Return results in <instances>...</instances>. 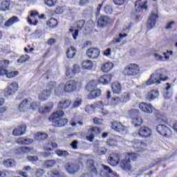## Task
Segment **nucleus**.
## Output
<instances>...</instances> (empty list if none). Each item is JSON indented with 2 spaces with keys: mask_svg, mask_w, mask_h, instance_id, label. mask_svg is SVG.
I'll return each instance as SVG.
<instances>
[{
  "mask_svg": "<svg viewBox=\"0 0 177 177\" xmlns=\"http://www.w3.org/2000/svg\"><path fill=\"white\" fill-rule=\"evenodd\" d=\"M167 75V70L159 69L151 75L149 80L146 82V85H160L161 81H168L169 77L165 76Z\"/></svg>",
  "mask_w": 177,
  "mask_h": 177,
  "instance_id": "nucleus-1",
  "label": "nucleus"
},
{
  "mask_svg": "<svg viewBox=\"0 0 177 177\" xmlns=\"http://www.w3.org/2000/svg\"><path fill=\"white\" fill-rule=\"evenodd\" d=\"M56 88V82H50L46 88L43 90L39 95V100L40 102H45L48 100L50 95H52V91Z\"/></svg>",
  "mask_w": 177,
  "mask_h": 177,
  "instance_id": "nucleus-2",
  "label": "nucleus"
},
{
  "mask_svg": "<svg viewBox=\"0 0 177 177\" xmlns=\"http://www.w3.org/2000/svg\"><path fill=\"white\" fill-rule=\"evenodd\" d=\"M81 86H82V82L81 80H72L66 82L65 85H64V90L65 92L70 93L77 91V89H80Z\"/></svg>",
  "mask_w": 177,
  "mask_h": 177,
  "instance_id": "nucleus-3",
  "label": "nucleus"
},
{
  "mask_svg": "<svg viewBox=\"0 0 177 177\" xmlns=\"http://www.w3.org/2000/svg\"><path fill=\"white\" fill-rule=\"evenodd\" d=\"M139 71H140L139 65L136 64H130L124 68L123 70V74L124 75H128L129 77H135V75H138V74H139Z\"/></svg>",
  "mask_w": 177,
  "mask_h": 177,
  "instance_id": "nucleus-4",
  "label": "nucleus"
},
{
  "mask_svg": "<svg viewBox=\"0 0 177 177\" xmlns=\"http://www.w3.org/2000/svg\"><path fill=\"white\" fill-rule=\"evenodd\" d=\"M19 91V84L16 82L10 83L4 91V96L9 97V96H13L16 92Z\"/></svg>",
  "mask_w": 177,
  "mask_h": 177,
  "instance_id": "nucleus-5",
  "label": "nucleus"
},
{
  "mask_svg": "<svg viewBox=\"0 0 177 177\" xmlns=\"http://www.w3.org/2000/svg\"><path fill=\"white\" fill-rule=\"evenodd\" d=\"M156 131L162 136H165V138H171L172 135V131L171 129L164 124H158L156 127Z\"/></svg>",
  "mask_w": 177,
  "mask_h": 177,
  "instance_id": "nucleus-6",
  "label": "nucleus"
},
{
  "mask_svg": "<svg viewBox=\"0 0 177 177\" xmlns=\"http://www.w3.org/2000/svg\"><path fill=\"white\" fill-rule=\"evenodd\" d=\"M64 168L69 175H75L80 171V166L73 162H66Z\"/></svg>",
  "mask_w": 177,
  "mask_h": 177,
  "instance_id": "nucleus-7",
  "label": "nucleus"
},
{
  "mask_svg": "<svg viewBox=\"0 0 177 177\" xmlns=\"http://www.w3.org/2000/svg\"><path fill=\"white\" fill-rule=\"evenodd\" d=\"M111 128L113 131L119 133H126L127 132V127L120 122L115 121L112 122Z\"/></svg>",
  "mask_w": 177,
  "mask_h": 177,
  "instance_id": "nucleus-8",
  "label": "nucleus"
},
{
  "mask_svg": "<svg viewBox=\"0 0 177 177\" xmlns=\"http://www.w3.org/2000/svg\"><path fill=\"white\" fill-rule=\"evenodd\" d=\"M100 55V50H99L98 48H88L86 51V56L88 57V59H91L92 60L97 59Z\"/></svg>",
  "mask_w": 177,
  "mask_h": 177,
  "instance_id": "nucleus-9",
  "label": "nucleus"
},
{
  "mask_svg": "<svg viewBox=\"0 0 177 177\" xmlns=\"http://www.w3.org/2000/svg\"><path fill=\"white\" fill-rule=\"evenodd\" d=\"M131 145L133 146V148L136 151H143L145 149L143 147H146L147 146V144L143 142L139 141V140H134L131 142Z\"/></svg>",
  "mask_w": 177,
  "mask_h": 177,
  "instance_id": "nucleus-10",
  "label": "nucleus"
},
{
  "mask_svg": "<svg viewBox=\"0 0 177 177\" xmlns=\"http://www.w3.org/2000/svg\"><path fill=\"white\" fill-rule=\"evenodd\" d=\"M30 103L31 98L24 100L18 106V110L22 113H26V111H28Z\"/></svg>",
  "mask_w": 177,
  "mask_h": 177,
  "instance_id": "nucleus-11",
  "label": "nucleus"
},
{
  "mask_svg": "<svg viewBox=\"0 0 177 177\" xmlns=\"http://www.w3.org/2000/svg\"><path fill=\"white\" fill-rule=\"evenodd\" d=\"M102 170L100 171L102 177H109V175H113V176H118L117 173L113 172V170L110 169V167L105 165H102Z\"/></svg>",
  "mask_w": 177,
  "mask_h": 177,
  "instance_id": "nucleus-12",
  "label": "nucleus"
},
{
  "mask_svg": "<svg viewBox=\"0 0 177 177\" xmlns=\"http://www.w3.org/2000/svg\"><path fill=\"white\" fill-rule=\"evenodd\" d=\"M157 19H158V15L152 12L147 24V27L149 30H151V28H154V27H156V20H157Z\"/></svg>",
  "mask_w": 177,
  "mask_h": 177,
  "instance_id": "nucleus-13",
  "label": "nucleus"
},
{
  "mask_svg": "<svg viewBox=\"0 0 177 177\" xmlns=\"http://www.w3.org/2000/svg\"><path fill=\"white\" fill-rule=\"evenodd\" d=\"M138 135L140 138H150L151 136V129L147 127H142L138 130Z\"/></svg>",
  "mask_w": 177,
  "mask_h": 177,
  "instance_id": "nucleus-14",
  "label": "nucleus"
},
{
  "mask_svg": "<svg viewBox=\"0 0 177 177\" xmlns=\"http://www.w3.org/2000/svg\"><path fill=\"white\" fill-rule=\"evenodd\" d=\"M120 156L117 153H113L109 158L108 162L112 167H117L120 162Z\"/></svg>",
  "mask_w": 177,
  "mask_h": 177,
  "instance_id": "nucleus-15",
  "label": "nucleus"
},
{
  "mask_svg": "<svg viewBox=\"0 0 177 177\" xmlns=\"http://www.w3.org/2000/svg\"><path fill=\"white\" fill-rule=\"evenodd\" d=\"M169 55H170V56H172V55H174V51L167 50L166 53H164L163 56H165V58L162 55H160L158 53H154L153 56H154L156 60H158L159 62H164V60H168L169 59Z\"/></svg>",
  "mask_w": 177,
  "mask_h": 177,
  "instance_id": "nucleus-16",
  "label": "nucleus"
},
{
  "mask_svg": "<svg viewBox=\"0 0 177 177\" xmlns=\"http://www.w3.org/2000/svg\"><path fill=\"white\" fill-rule=\"evenodd\" d=\"M64 115V111H57L54 112L49 118V121L51 122H57V120H60L61 118H63Z\"/></svg>",
  "mask_w": 177,
  "mask_h": 177,
  "instance_id": "nucleus-17",
  "label": "nucleus"
},
{
  "mask_svg": "<svg viewBox=\"0 0 177 177\" xmlns=\"http://www.w3.org/2000/svg\"><path fill=\"white\" fill-rule=\"evenodd\" d=\"M139 109L147 114H151V113H153V105H151V104L141 102L139 104Z\"/></svg>",
  "mask_w": 177,
  "mask_h": 177,
  "instance_id": "nucleus-18",
  "label": "nucleus"
},
{
  "mask_svg": "<svg viewBox=\"0 0 177 177\" xmlns=\"http://www.w3.org/2000/svg\"><path fill=\"white\" fill-rule=\"evenodd\" d=\"M10 5L15 6V2L10 1V0H4L0 3V10L1 12H7L10 9Z\"/></svg>",
  "mask_w": 177,
  "mask_h": 177,
  "instance_id": "nucleus-19",
  "label": "nucleus"
},
{
  "mask_svg": "<svg viewBox=\"0 0 177 177\" xmlns=\"http://www.w3.org/2000/svg\"><path fill=\"white\" fill-rule=\"evenodd\" d=\"M111 22V19L109 17H102L99 19L97 21V26L103 28L106 27Z\"/></svg>",
  "mask_w": 177,
  "mask_h": 177,
  "instance_id": "nucleus-20",
  "label": "nucleus"
},
{
  "mask_svg": "<svg viewBox=\"0 0 177 177\" xmlns=\"http://www.w3.org/2000/svg\"><path fill=\"white\" fill-rule=\"evenodd\" d=\"M159 95L160 93L158 92V90H152L147 94L146 100L148 102H153V100H156Z\"/></svg>",
  "mask_w": 177,
  "mask_h": 177,
  "instance_id": "nucleus-21",
  "label": "nucleus"
},
{
  "mask_svg": "<svg viewBox=\"0 0 177 177\" xmlns=\"http://www.w3.org/2000/svg\"><path fill=\"white\" fill-rule=\"evenodd\" d=\"M26 129L27 126L22 124L19 127L13 130L12 135H14V136H21V135H24V133H26Z\"/></svg>",
  "mask_w": 177,
  "mask_h": 177,
  "instance_id": "nucleus-22",
  "label": "nucleus"
},
{
  "mask_svg": "<svg viewBox=\"0 0 177 177\" xmlns=\"http://www.w3.org/2000/svg\"><path fill=\"white\" fill-rule=\"evenodd\" d=\"M84 26H85V20H80L76 23V27L77 29H75L74 33L72 34L73 39H77V37H78V32L80 30L84 28Z\"/></svg>",
  "mask_w": 177,
  "mask_h": 177,
  "instance_id": "nucleus-23",
  "label": "nucleus"
},
{
  "mask_svg": "<svg viewBox=\"0 0 177 177\" xmlns=\"http://www.w3.org/2000/svg\"><path fill=\"white\" fill-rule=\"evenodd\" d=\"M120 167L122 169H124V171H131L132 169V166H131V160L126 158L121 161Z\"/></svg>",
  "mask_w": 177,
  "mask_h": 177,
  "instance_id": "nucleus-24",
  "label": "nucleus"
},
{
  "mask_svg": "<svg viewBox=\"0 0 177 177\" xmlns=\"http://www.w3.org/2000/svg\"><path fill=\"white\" fill-rule=\"evenodd\" d=\"M71 105V100H62L58 104V109L59 110H66L68 109Z\"/></svg>",
  "mask_w": 177,
  "mask_h": 177,
  "instance_id": "nucleus-25",
  "label": "nucleus"
},
{
  "mask_svg": "<svg viewBox=\"0 0 177 177\" xmlns=\"http://www.w3.org/2000/svg\"><path fill=\"white\" fill-rule=\"evenodd\" d=\"M113 78V76L111 75H104L103 76H101L99 78V82L100 84H102L103 85H107V84H110L111 82V80Z\"/></svg>",
  "mask_w": 177,
  "mask_h": 177,
  "instance_id": "nucleus-26",
  "label": "nucleus"
},
{
  "mask_svg": "<svg viewBox=\"0 0 177 177\" xmlns=\"http://www.w3.org/2000/svg\"><path fill=\"white\" fill-rule=\"evenodd\" d=\"M121 140V137H116L115 138H110L106 140L107 146L111 147H117L118 142Z\"/></svg>",
  "mask_w": 177,
  "mask_h": 177,
  "instance_id": "nucleus-27",
  "label": "nucleus"
},
{
  "mask_svg": "<svg viewBox=\"0 0 177 177\" xmlns=\"http://www.w3.org/2000/svg\"><path fill=\"white\" fill-rule=\"evenodd\" d=\"M167 87L164 90L163 96L166 100H168V99H171L172 97V90H171V85L169 83L166 84Z\"/></svg>",
  "mask_w": 177,
  "mask_h": 177,
  "instance_id": "nucleus-28",
  "label": "nucleus"
},
{
  "mask_svg": "<svg viewBox=\"0 0 177 177\" xmlns=\"http://www.w3.org/2000/svg\"><path fill=\"white\" fill-rule=\"evenodd\" d=\"M111 88L112 92L116 95L121 93V91H122V88H121V84L118 82L112 83Z\"/></svg>",
  "mask_w": 177,
  "mask_h": 177,
  "instance_id": "nucleus-29",
  "label": "nucleus"
},
{
  "mask_svg": "<svg viewBox=\"0 0 177 177\" xmlns=\"http://www.w3.org/2000/svg\"><path fill=\"white\" fill-rule=\"evenodd\" d=\"M53 109V103L49 102L47 106L41 107L39 109V111L41 114H44L45 113H49Z\"/></svg>",
  "mask_w": 177,
  "mask_h": 177,
  "instance_id": "nucleus-30",
  "label": "nucleus"
},
{
  "mask_svg": "<svg viewBox=\"0 0 177 177\" xmlns=\"http://www.w3.org/2000/svg\"><path fill=\"white\" fill-rule=\"evenodd\" d=\"M34 140L29 138H19L17 140V145H31Z\"/></svg>",
  "mask_w": 177,
  "mask_h": 177,
  "instance_id": "nucleus-31",
  "label": "nucleus"
},
{
  "mask_svg": "<svg viewBox=\"0 0 177 177\" xmlns=\"http://www.w3.org/2000/svg\"><path fill=\"white\" fill-rule=\"evenodd\" d=\"M113 64L111 62H106L104 64L102 67L101 70L103 73H109L113 70Z\"/></svg>",
  "mask_w": 177,
  "mask_h": 177,
  "instance_id": "nucleus-32",
  "label": "nucleus"
},
{
  "mask_svg": "<svg viewBox=\"0 0 177 177\" xmlns=\"http://www.w3.org/2000/svg\"><path fill=\"white\" fill-rule=\"evenodd\" d=\"M82 70H92L93 68V63L91 60H86L82 63Z\"/></svg>",
  "mask_w": 177,
  "mask_h": 177,
  "instance_id": "nucleus-33",
  "label": "nucleus"
},
{
  "mask_svg": "<svg viewBox=\"0 0 177 177\" xmlns=\"http://www.w3.org/2000/svg\"><path fill=\"white\" fill-rule=\"evenodd\" d=\"M102 95V91L100 89H95L90 91V93L88 95V99H96V97H99Z\"/></svg>",
  "mask_w": 177,
  "mask_h": 177,
  "instance_id": "nucleus-34",
  "label": "nucleus"
},
{
  "mask_svg": "<svg viewBox=\"0 0 177 177\" xmlns=\"http://www.w3.org/2000/svg\"><path fill=\"white\" fill-rule=\"evenodd\" d=\"M147 1H145L142 5H139V3L136 2L135 4L136 12L139 13L141 10H147Z\"/></svg>",
  "mask_w": 177,
  "mask_h": 177,
  "instance_id": "nucleus-35",
  "label": "nucleus"
},
{
  "mask_svg": "<svg viewBox=\"0 0 177 177\" xmlns=\"http://www.w3.org/2000/svg\"><path fill=\"white\" fill-rule=\"evenodd\" d=\"M120 103H121V98H120V97H115L111 99L108 104L111 106V107H115L116 106H118Z\"/></svg>",
  "mask_w": 177,
  "mask_h": 177,
  "instance_id": "nucleus-36",
  "label": "nucleus"
},
{
  "mask_svg": "<svg viewBox=\"0 0 177 177\" xmlns=\"http://www.w3.org/2000/svg\"><path fill=\"white\" fill-rule=\"evenodd\" d=\"M19 17H12L10 18L5 24V27H11V26H13V24L16 23H19Z\"/></svg>",
  "mask_w": 177,
  "mask_h": 177,
  "instance_id": "nucleus-37",
  "label": "nucleus"
},
{
  "mask_svg": "<svg viewBox=\"0 0 177 177\" xmlns=\"http://www.w3.org/2000/svg\"><path fill=\"white\" fill-rule=\"evenodd\" d=\"M3 165L6 168H13V167H16V161L12 159H7L3 162Z\"/></svg>",
  "mask_w": 177,
  "mask_h": 177,
  "instance_id": "nucleus-38",
  "label": "nucleus"
},
{
  "mask_svg": "<svg viewBox=\"0 0 177 177\" xmlns=\"http://www.w3.org/2000/svg\"><path fill=\"white\" fill-rule=\"evenodd\" d=\"M139 111L136 109H131L126 112V115H127L129 118H133L135 117H137Z\"/></svg>",
  "mask_w": 177,
  "mask_h": 177,
  "instance_id": "nucleus-39",
  "label": "nucleus"
},
{
  "mask_svg": "<svg viewBox=\"0 0 177 177\" xmlns=\"http://www.w3.org/2000/svg\"><path fill=\"white\" fill-rule=\"evenodd\" d=\"M68 122V120L66 118L62 119V118L57 120V122H54V127H62L66 126V124Z\"/></svg>",
  "mask_w": 177,
  "mask_h": 177,
  "instance_id": "nucleus-40",
  "label": "nucleus"
},
{
  "mask_svg": "<svg viewBox=\"0 0 177 177\" xmlns=\"http://www.w3.org/2000/svg\"><path fill=\"white\" fill-rule=\"evenodd\" d=\"M57 86V84L56 83V86L53 88L55 89V95H56V96H60V95L63 93V88H64V84L62 83L59 84L58 87Z\"/></svg>",
  "mask_w": 177,
  "mask_h": 177,
  "instance_id": "nucleus-41",
  "label": "nucleus"
},
{
  "mask_svg": "<svg viewBox=\"0 0 177 177\" xmlns=\"http://www.w3.org/2000/svg\"><path fill=\"white\" fill-rule=\"evenodd\" d=\"M77 50L75 48L71 46L69 48L66 52V57L68 59H73L74 56H75V52Z\"/></svg>",
  "mask_w": 177,
  "mask_h": 177,
  "instance_id": "nucleus-42",
  "label": "nucleus"
},
{
  "mask_svg": "<svg viewBox=\"0 0 177 177\" xmlns=\"http://www.w3.org/2000/svg\"><path fill=\"white\" fill-rule=\"evenodd\" d=\"M97 86V84H96V82H95V80H93L91 82H89L87 85H86V89L87 91H88L89 92L94 91L95 89H96Z\"/></svg>",
  "mask_w": 177,
  "mask_h": 177,
  "instance_id": "nucleus-43",
  "label": "nucleus"
},
{
  "mask_svg": "<svg viewBox=\"0 0 177 177\" xmlns=\"http://www.w3.org/2000/svg\"><path fill=\"white\" fill-rule=\"evenodd\" d=\"M55 165H56V160H45L43 162V165L44 168H52V167H54Z\"/></svg>",
  "mask_w": 177,
  "mask_h": 177,
  "instance_id": "nucleus-44",
  "label": "nucleus"
},
{
  "mask_svg": "<svg viewBox=\"0 0 177 177\" xmlns=\"http://www.w3.org/2000/svg\"><path fill=\"white\" fill-rule=\"evenodd\" d=\"M44 1L47 8H55L57 3V0H44Z\"/></svg>",
  "mask_w": 177,
  "mask_h": 177,
  "instance_id": "nucleus-45",
  "label": "nucleus"
},
{
  "mask_svg": "<svg viewBox=\"0 0 177 177\" xmlns=\"http://www.w3.org/2000/svg\"><path fill=\"white\" fill-rule=\"evenodd\" d=\"M47 26L50 27V28H55L57 27V20L54 18H51L48 22Z\"/></svg>",
  "mask_w": 177,
  "mask_h": 177,
  "instance_id": "nucleus-46",
  "label": "nucleus"
},
{
  "mask_svg": "<svg viewBox=\"0 0 177 177\" xmlns=\"http://www.w3.org/2000/svg\"><path fill=\"white\" fill-rule=\"evenodd\" d=\"M28 60H30V56L24 55L21 56L17 62V63H19V64H23V63H26V62H28Z\"/></svg>",
  "mask_w": 177,
  "mask_h": 177,
  "instance_id": "nucleus-47",
  "label": "nucleus"
},
{
  "mask_svg": "<svg viewBox=\"0 0 177 177\" xmlns=\"http://www.w3.org/2000/svg\"><path fill=\"white\" fill-rule=\"evenodd\" d=\"M19 74V71H14L9 72V71L7 70V72H6V76L7 78H14V77H17V75Z\"/></svg>",
  "mask_w": 177,
  "mask_h": 177,
  "instance_id": "nucleus-48",
  "label": "nucleus"
},
{
  "mask_svg": "<svg viewBox=\"0 0 177 177\" xmlns=\"http://www.w3.org/2000/svg\"><path fill=\"white\" fill-rule=\"evenodd\" d=\"M102 133V130L97 127H93L88 131V133H92L94 136L95 135H99Z\"/></svg>",
  "mask_w": 177,
  "mask_h": 177,
  "instance_id": "nucleus-49",
  "label": "nucleus"
},
{
  "mask_svg": "<svg viewBox=\"0 0 177 177\" xmlns=\"http://www.w3.org/2000/svg\"><path fill=\"white\" fill-rule=\"evenodd\" d=\"M55 153L59 156V157H68L69 156L68 151L66 150H57L55 151Z\"/></svg>",
  "mask_w": 177,
  "mask_h": 177,
  "instance_id": "nucleus-50",
  "label": "nucleus"
},
{
  "mask_svg": "<svg viewBox=\"0 0 177 177\" xmlns=\"http://www.w3.org/2000/svg\"><path fill=\"white\" fill-rule=\"evenodd\" d=\"M72 73H73V75L75 77L76 74H79V73L81 71V68H80V65L75 64L72 66L71 71Z\"/></svg>",
  "mask_w": 177,
  "mask_h": 177,
  "instance_id": "nucleus-51",
  "label": "nucleus"
},
{
  "mask_svg": "<svg viewBox=\"0 0 177 177\" xmlns=\"http://www.w3.org/2000/svg\"><path fill=\"white\" fill-rule=\"evenodd\" d=\"M9 64H10V62L8 59L0 61V68L6 70L9 67Z\"/></svg>",
  "mask_w": 177,
  "mask_h": 177,
  "instance_id": "nucleus-52",
  "label": "nucleus"
},
{
  "mask_svg": "<svg viewBox=\"0 0 177 177\" xmlns=\"http://www.w3.org/2000/svg\"><path fill=\"white\" fill-rule=\"evenodd\" d=\"M96 154H97V156H103L104 154H106V153H107V149H106V147H100L97 149H96L95 151Z\"/></svg>",
  "mask_w": 177,
  "mask_h": 177,
  "instance_id": "nucleus-53",
  "label": "nucleus"
},
{
  "mask_svg": "<svg viewBox=\"0 0 177 177\" xmlns=\"http://www.w3.org/2000/svg\"><path fill=\"white\" fill-rule=\"evenodd\" d=\"M133 122L134 123V127H140L143 122L142 118L138 117L133 119Z\"/></svg>",
  "mask_w": 177,
  "mask_h": 177,
  "instance_id": "nucleus-54",
  "label": "nucleus"
},
{
  "mask_svg": "<svg viewBox=\"0 0 177 177\" xmlns=\"http://www.w3.org/2000/svg\"><path fill=\"white\" fill-rule=\"evenodd\" d=\"M127 160H132V161H135L138 159V154L135 153H129L127 156H126Z\"/></svg>",
  "mask_w": 177,
  "mask_h": 177,
  "instance_id": "nucleus-55",
  "label": "nucleus"
},
{
  "mask_svg": "<svg viewBox=\"0 0 177 177\" xmlns=\"http://www.w3.org/2000/svg\"><path fill=\"white\" fill-rule=\"evenodd\" d=\"M82 104V100H81V98H77L76 99L73 104V109H78V107H80V106Z\"/></svg>",
  "mask_w": 177,
  "mask_h": 177,
  "instance_id": "nucleus-56",
  "label": "nucleus"
},
{
  "mask_svg": "<svg viewBox=\"0 0 177 177\" xmlns=\"http://www.w3.org/2000/svg\"><path fill=\"white\" fill-rule=\"evenodd\" d=\"M85 111L88 114H92V113H95V106L93 105H87L85 108Z\"/></svg>",
  "mask_w": 177,
  "mask_h": 177,
  "instance_id": "nucleus-57",
  "label": "nucleus"
},
{
  "mask_svg": "<svg viewBox=\"0 0 177 177\" xmlns=\"http://www.w3.org/2000/svg\"><path fill=\"white\" fill-rule=\"evenodd\" d=\"M122 100L124 103H127V102H129L131 100V95L128 93H124L122 95Z\"/></svg>",
  "mask_w": 177,
  "mask_h": 177,
  "instance_id": "nucleus-58",
  "label": "nucleus"
},
{
  "mask_svg": "<svg viewBox=\"0 0 177 177\" xmlns=\"http://www.w3.org/2000/svg\"><path fill=\"white\" fill-rule=\"evenodd\" d=\"M35 136H37L38 140H44V139H46L48 138V134L45 133H37L35 134Z\"/></svg>",
  "mask_w": 177,
  "mask_h": 177,
  "instance_id": "nucleus-59",
  "label": "nucleus"
},
{
  "mask_svg": "<svg viewBox=\"0 0 177 177\" xmlns=\"http://www.w3.org/2000/svg\"><path fill=\"white\" fill-rule=\"evenodd\" d=\"M30 109L31 110H32L33 111H35V110H39V104L33 102H30Z\"/></svg>",
  "mask_w": 177,
  "mask_h": 177,
  "instance_id": "nucleus-60",
  "label": "nucleus"
},
{
  "mask_svg": "<svg viewBox=\"0 0 177 177\" xmlns=\"http://www.w3.org/2000/svg\"><path fill=\"white\" fill-rule=\"evenodd\" d=\"M104 10L106 15H111V13H113V7L110 5H106Z\"/></svg>",
  "mask_w": 177,
  "mask_h": 177,
  "instance_id": "nucleus-61",
  "label": "nucleus"
},
{
  "mask_svg": "<svg viewBox=\"0 0 177 177\" xmlns=\"http://www.w3.org/2000/svg\"><path fill=\"white\" fill-rule=\"evenodd\" d=\"M106 106V104H104L102 101H98L95 103V109H103Z\"/></svg>",
  "mask_w": 177,
  "mask_h": 177,
  "instance_id": "nucleus-62",
  "label": "nucleus"
},
{
  "mask_svg": "<svg viewBox=\"0 0 177 177\" xmlns=\"http://www.w3.org/2000/svg\"><path fill=\"white\" fill-rule=\"evenodd\" d=\"M45 174V171L42 169H37L35 173V176L41 177Z\"/></svg>",
  "mask_w": 177,
  "mask_h": 177,
  "instance_id": "nucleus-63",
  "label": "nucleus"
},
{
  "mask_svg": "<svg viewBox=\"0 0 177 177\" xmlns=\"http://www.w3.org/2000/svg\"><path fill=\"white\" fill-rule=\"evenodd\" d=\"M52 177H67L64 173H60L57 171H53Z\"/></svg>",
  "mask_w": 177,
  "mask_h": 177,
  "instance_id": "nucleus-64",
  "label": "nucleus"
}]
</instances>
